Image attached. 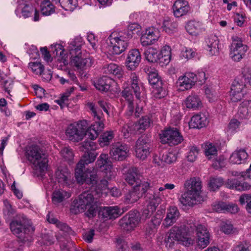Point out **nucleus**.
I'll return each mask as SVG.
<instances>
[{"instance_id": "ea45409f", "label": "nucleus", "mask_w": 251, "mask_h": 251, "mask_svg": "<svg viewBox=\"0 0 251 251\" xmlns=\"http://www.w3.org/2000/svg\"><path fill=\"white\" fill-rule=\"evenodd\" d=\"M70 196L67 192L63 190L55 191L52 196V201L53 203L57 204L63 201L65 197L69 198Z\"/></svg>"}, {"instance_id": "c85d7f7f", "label": "nucleus", "mask_w": 251, "mask_h": 251, "mask_svg": "<svg viewBox=\"0 0 251 251\" xmlns=\"http://www.w3.org/2000/svg\"><path fill=\"white\" fill-rule=\"evenodd\" d=\"M184 104L187 108L198 110L202 106V102L200 97L196 94H192L187 97Z\"/></svg>"}, {"instance_id": "c03bdc74", "label": "nucleus", "mask_w": 251, "mask_h": 251, "mask_svg": "<svg viewBox=\"0 0 251 251\" xmlns=\"http://www.w3.org/2000/svg\"><path fill=\"white\" fill-rule=\"evenodd\" d=\"M204 153L208 159L215 158L217 155V150L216 147L211 143L205 146Z\"/></svg>"}, {"instance_id": "4be33fe9", "label": "nucleus", "mask_w": 251, "mask_h": 251, "mask_svg": "<svg viewBox=\"0 0 251 251\" xmlns=\"http://www.w3.org/2000/svg\"><path fill=\"white\" fill-rule=\"evenodd\" d=\"M55 177L58 183L63 185L68 186L71 182V176L66 167L60 166L55 172Z\"/></svg>"}, {"instance_id": "09e8293b", "label": "nucleus", "mask_w": 251, "mask_h": 251, "mask_svg": "<svg viewBox=\"0 0 251 251\" xmlns=\"http://www.w3.org/2000/svg\"><path fill=\"white\" fill-rule=\"evenodd\" d=\"M61 156L65 160L71 162L74 158V153L71 149L69 147H64L60 151Z\"/></svg>"}, {"instance_id": "864d4df0", "label": "nucleus", "mask_w": 251, "mask_h": 251, "mask_svg": "<svg viewBox=\"0 0 251 251\" xmlns=\"http://www.w3.org/2000/svg\"><path fill=\"white\" fill-rule=\"evenodd\" d=\"M250 244L247 241L238 243L232 249V251H250Z\"/></svg>"}, {"instance_id": "79ce46f5", "label": "nucleus", "mask_w": 251, "mask_h": 251, "mask_svg": "<svg viewBox=\"0 0 251 251\" xmlns=\"http://www.w3.org/2000/svg\"><path fill=\"white\" fill-rule=\"evenodd\" d=\"M149 188V182L143 180L142 179L140 182L136 184L133 187L134 190H135L138 194L141 195V197H142L144 194L146 193Z\"/></svg>"}, {"instance_id": "20e7f679", "label": "nucleus", "mask_w": 251, "mask_h": 251, "mask_svg": "<svg viewBox=\"0 0 251 251\" xmlns=\"http://www.w3.org/2000/svg\"><path fill=\"white\" fill-rule=\"evenodd\" d=\"M201 183L200 179L198 177L191 178L185 182L184 187L186 191L179 199L183 205L193 206L197 204L201 191Z\"/></svg>"}, {"instance_id": "0e129e2a", "label": "nucleus", "mask_w": 251, "mask_h": 251, "mask_svg": "<svg viewBox=\"0 0 251 251\" xmlns=\"http://www.w3.org/2000/svg\"><path fill=\"white\" fill-rule=\"evenodd\" d=\"M199 225H197L196 223H194L192 220H190L189 221H187V222L184 225H182V226H184L186 227L188 231V234H189L193 232L194 230L197 231V227Z\"/></svg>"}, {"instance_id": "9b49d317", "label": "nucleus", "mask_w": 251, "mask_h": 251, "mask_svg": "<svg viewBox=\"0 0 251 251\" xmlns=\"http://www.w3.org/2000/svg\"><path fill=\"white\" fill-rule=\"evenodd\" d=\"M232 41L229 55L233 61L239 62L245 56L248 47L243 44L241 38L236 35L232 37Z\"/></svg>"}, {"instance_id": "72a5a7b5", "label": "nucleus", "mask_w": 251, "mask_h": 251, "mask_svg": "<svg viewBox=\"0 0 251 251\" xmlns=\"http://www.w3.org/2000/svg\"><path fill=\"white\" fill-rule=\"evenodd\" d=\"M58 6H60L65 10L73 11L78 6L77 0H52Z\"/></svg>"}, {"instance_id": "603ef678", "label": "nucleus", "mask_w": 251, "mask_h": 251, "mask_svg": "<svg viewBox=\"0 0 251 251\" xmlns=\"http://www.w3.org/2000/svg\"><path fill=\"white\" fill-rule=\"evenodd\" d=\"M239 201L242 204L247 203L246 209L251 214V195H242L240 197Z\"/></svg>"}, {"instance_id": "3c124183", "label": "nucleus", "mask_w": 251, "mask_h": 251, "mask_svg": "<svg viewBox=\"0 0 251 251\" xmlns=\"http://www.w3.org/2000/svg\"><path fill=\"white\" fill-rule=\"evenodd\" d=\"M29 67L36 75H42L44 70V66L40 62H30L29 63Z\"/></svg>"}, {"instance_id": "c9c22d12", "label": "nucleus", "mask_w": 251, "mask_h": 251, "mask_svg": "<svg viewBox=\"0 0 251 251\" xmlns=\"http://www.w3.org/2000/svg\"><path fill=\"white\" fill-rule=\"evenodd\" d=\"M245 81L246 78L243 76L236 78L232 83L230 90L245 92Z\"/></svg>"}, {"instance_id": "7c9ffc66", "label": "nucleus", "mask_w": 251, "mask_h": 251, "mask_svg": "<svg viewBox=\"0 0 251 251\" xmlns=\"http://www.w3.org/2000/svg\"><path fill=\"white\" fill-rule=\"evenodd\" d=\"M248 156V153L244 149L235 151L230 155L229 161L232 164H241Z\"/></svg>"}, {"instance_id": "423d86ee", "label": "nucleus", "mask_w": 251, "mask_h": 251, "mask_svg": "<svg viewBox=\"0 0 251 251\" xmlns=\"http://www.w3.org/2000/svg\"><path fill=\"white\" fill-rule=\"evenodd\" d=\"M164 241L166 247L169 248H173L176 241L181 242L185 246L192 244L185 226L182 225L173 226L166 234Z\"/></svg>"}, {"instance_id": "1a4fd4ad", "label": "nucleus", "mask_w": 251, "mask_h": 251, "mask_svg": "<svg viewBox=\"0 0 251 251\" xmlns=\"http://www.w3.org/2000/svg\"><path fill=\"white\" fill-rule=\"evenodd\" d=\"M79 47H75L70 50V53L72 54L71 63L75 66L79 73L82 75L86 76V71L93 65V60L90 57L83 58L79 56L80 54Z\"/></svg>"}, {"instance_id": "052dcab7", "label": "nucleus", "mask_w": 251, "mask_h": 251, "mask_svg": "<svg viewBox=\"0 0 251 251\" xmlns=\"http://www.w3.org/2000/svg\"><path fill=\"white\" fill-rule=\"evenodd\" d=\"M239 208L237 204L232 203L226 202L225 208V213L234 214L238 211Z\"/></svg>"}, {"instance_id": "de8ad7c7", "label": "nucleus", "mask_w": 251, "mask_h": 251, "mask_svg": "<svg viewBox=\"0 0 251 251\" xmlns=\"http://www.w3.org/2000/svg\"><path fill=\"white\" fill-rule=\"evenodd\" d=\"M93 103V102H92ZM95 106L97 108V110L99 111L100 115L101 116L102 119L103 120V122L104 121V119L102 116V114L101 113V111L99 109L98 106L100 107L104 112H105L108 115H109V110L110 109V104L107 102L106 101L104 100H99L97 102V105H96L95 103H94Z\"/></svg>"}, {"instance_id": "f257e3e1", "label": "nucleus", "mask_w": 251, "mask_h": 251, "mask_svg": "<svg viewBox=\"0 0 251 251\" xmlns=\"http://www.w3.org/2000/svg\"><path fill=\"white\" fill-rule=\"evenodd\" d=\"M94 151H85L81 159L77 164L75 170V177L79 184L85 182L92 186L96 185L98 182L97 169H99L105 174L104 177L109 180L114 176L111 171L112 169V162L110 161L108 154L102 153L96 162V169L94 167H88L86 169L85 166L93 162L97 157Z\"/></svg>"}, {"instance_id": "cd10ccee", "label": "nucleus", "mask_w": 251, "mask_h": 251, "mask_svg": "<svg viewBox=\"0 0 251 251\" xmlns=\"http://www.w3.org/2000/svg\"><path fill=\"white\" fill-rule=\"evenodd\" d=\"M187 31L192 35L197 36L203 30L201 23L195 20L189 21L185 25Z\"/></svg>"}, {"instance_id": "2eb2a0df", "label": "nucleus", "mask_w": 251, "mask_h": 251, "mask_svg": "<svg viewBox=\"0 0 251 251\" xmlns=\"http://www.w3.org/2000/svg\"><path fill=\"white\" fill-rule=\"evenodd\" d=\"M150 84L154 88V93L159 98L164 97L166 94V85L159 77L157 72L150 75L148 77Z\"/></svg>"}, {"instance_id": "39448f33", "label": "nucleus", "mask_w": 251, "mask_h": 251, "mask_svg": "<svg viewBox=\"0 0 251 251\" xmlns=\"http://www.w3.org/2000/svg\"><path fill=\"white\" fill-rule=\"evenodd\" d=\"M12 233L22 242L31 241V236L35 228L25 217L19 216L12 221L10 225Z\"/></svg>"}, {"instance_id": "ddd939ff", "label": "nucleus", "mask_w": 251, "mask_h": 251, "mask_svg": "<svg viewBox=\"0 0 251 251\" xmlns=\"http://www.w3.org/2000/svg\"><path fill=\"white\" fill-rule=\"evenodd\" d=\"M128 151V147L126 144L117 142L111 145L109 154L112 159L123 161L127 157Z\"/></svg>"}, {"instance_id": "49530a36", "label": "nucleus", "mask_w": 251, "mask_h": 251, "mask_svg": "<svg viewBox=\"0 0 251 251\" xmlns=\"http://www.w3.org/2000/svg\"><path fill=\"white\" fill-rule=\"evenodd\" d=\"M148 205L150 206L154 207V209H156L161 201L160 197L155 193L153 194H151L147 196Z\"/></svg>"}, {"instance_id": "bb28decb", "label": "nucleus", "mask_w": 251, "mask_h": 251, "mask_svg": "<svg viewBox=\"0 0 251 251\" xmlns=\"http://www.w3.org/2000/svg\"><path fill=\"white\" fill-rule=\"evenodd\" d=\"M22 3L19 4V8H22L21 13L22 16L25 18H28L33 13L34 14V21H38L39 20V12L37 10L31 5L26 4L23 1Z\"/></svg>"}, {"instance_id": "680f3d73", "label": "nucleus", "mask_w": 251, "mask_h": 251, "mask_svg": "<svg viewBox=\"0 0 251 251\" xmlns=\"http://www.w3.org/2000/svg\"><path fill=\"white\" fill-rule=\"evenodd\" d=\"M85 140L81 143V147L86 149L87 151H93L96 149V144L95 142L92 141Z\"/></svg>"}, {"instance_id": "a211bd4d", "label": "nucleus", "mask_w": 251, "mask_h": 251, "mask_svg": "<svg viewBox=\"0 0 251 251\" xmlns=\"http://www.w3.org/2000/svg\"><path fill=\"white\" fill-rule=\"evenodd\" d=\"M141 60V55L139 50H131L129 51L126 58V66L129 70H134L139 66Z\"/></svg>"}, {"instance_id": "f8f14e48", "label": "nucleus", "mask_w": 251, "mask_h": 251, "mask_svg": "<svg viewBox=\"0 0 251 251\" xmlns=\"http://www.w3.org/2000/svg\"><path fill=\"white\" fill-rule=\"evenodd\" d=\"M160 142L170 146L178 145L182 142L183 138L176 128H168L160 134Z\"/></svg>"}, {"instance_id": "c756f323", "label": "nucleus", "mask_w": 251, "mask_h": 251, "mask_svg": "<svg viewBox=\"0 0 251 251\" xmlns=\"http://www.w3.org/2000/svg\"><path fill=\"white\" fill-rule=\"evenodd\" d=\"M114 81L109 77L103 76L94 83L96 88L102 92H107L110 90Z\"/></svg>"}, {"instance_id": "6ab92c4d", "label": "nucleus", "mask_w": 251, "mask_h": 251, "mask_svg": "<svg viewBox=\"0 0 251 251\" xmlns=\"http://www.w3.org/2000/svg\"><path fill=\"white\" fill-rule=\"evenodd\" d=\"M158 38L157 30L153 28H149L141 37L140 41L143 46H148L154 44Z\"/></svg>"}, {"instance_id": "f3484780", "label": "nucleus", "mask_w": 251, "mask_h": 251, "mask_svg": "<svg viewBox=\"0 0 251 251\" xmlns=\"http://www.w3.org/2000/svg\"><path fill=\"white\" fill-rule=\"evenodd\" d=\"M196 83V76L193 73H186L183 76L179 77L176 84L179 88L183 91L192 88Z\"/></svg>"}, {"instance_id": "7ed1b4c3", "label": "nucleus", "mask_w": 251, "mask_h": 251, "mask_svg": "<svg viewBox=\"0 0 251 251\" xmlns=\"http://www.w3.org/2000/svg\"><path fill=\"white\" fill-rule=\"evenodd\" d=\"M96 203L92 192L90 191H84L73 201L71 205L70 212L76 215L87 210L86 215L89 218L93 217L97 213Z\"/></svg>"}, {"instance_id": "9d476101", "label": "nucleus", "mask_w": 251, "mask_h": 251, "mask_svg": "<svg viewBox=\"0 0 251 251\" xmlns=\"http://www.w3.org/2000/svg\"><path fill=\"white\" fill-rule=\"evenodd\" d=\"M146 60L151 63H158L167 64L171 58V52L169 50H162L159 52L156 49L149 48L144 52Z\"/></svg>"}, {"instance_id": "4468645a", "label": "nucleus", "mask_w": 251, "mask_h": 251, "mask_svg": "<svg viewBox=\"0 0 251 251\" xmlns=\"http://www.w3.org/2000/svg\"><path fill=\"white\" fill-rule=\"evenodd\" d=\"M140 221L139 214L133 212H129L119 221V225L124 230H133Z\"/></svg>"}, {"instance_id": "a878e982", "label": "nucleus", "mask_w": 251, "mask_h": 251, "mask_svg": "<svg viewBox=\"0 0 251 251\" xmlns=\"http://www.w3.org/2000/svg\"><path fill=\"white\" fill-rule=\"evenodd\" d=\"M125 179L129 185H133L140 182L143 179V176L137 168L132 167L128 170Z\"/></svg>"}, {"instance_id": "4c0bfd02", "label": "nucleus", "mask_w": 251, "mask_h": 251, "mask_svg": "<svg viewBox=\"0 0 251 251\" xmlns=\"http://www.w3.org/2000/svg\"><path fill=\"white\" fill-rule=\"evenodd\" d=\"M228 183L230 185L229 188L239 191H245L250 188V185L247 182H241L238 180L234 179L228 180Z\"/></svg>"}, {"instance_id": "8fccbe9b", "label": "nucleus", "mask_w": 251, "mask_h": 251, "mask_svg": "<svg viewBox=\"0 0 251 251\" xmlns=\"http://www.w3.org/2000/svg\"><path fill=\"white\" fill-rule=\"evenodd\" d=\"M246 92L238 91L231 90L230 91V100L233 102L240 101L244 97Z\"/></svg>"}, {"instance_id": "aec40b11", "label": "nucleus", "mask_w": 251, "mask_h": 251, "mask_svg": "<svg viewBox=\"0 0 251 251\" xmlns=\"http://www.w3.org/2000/svg\"><path fill=\"white\" fill-rule=\"evenodd\" d=\"M173 10L174 16L179 18L188 14L190 11V7L187 1L177 0L173 6Z\"/></svg>"}, {"instance_id": "e433bc0d", "label": "nucleus", "mask_w": 251, "mask_h": 251, "mask_svg": "<svg viewBox=\"0 0 251 251\" xmlns=\"http://www.w3.org/2000/svg\"><path fill=\"white\" fill-rule=\"evenodd\" d=\"M177 23L170 19H167L164 21L162 28L168 34H171L177 30Z\"/></svg>"}, {"instance_id": "a18cd8bd", "label": "nucleus", "mask_w": 251, "mask_h": 251, "mask_svg": "<svg viewBox=\"0 0 251 251\" xmlns=\"http://www.w3.org/2000/svg\"><path fill=\"white\" fill-rule=\"evenodd\" d=\"M140 198L141 195L138 194L133 188L132 191H129L125 196V200L127 203H133L136 202Z\"/></svg>"}, {"instance_id": "69168bd1", "label": "nucleus", "mask_w": 251, "mask_h": 251, "mask_svg": "<svg viewBox=\"0 0 251 251\" xmlns=\"http://www.w3.org/2000/svg\"><path fill=\"white\" fill-rule=\"evenodd\" d=\"M196 55V52L192 49L186 48L185 50L181 52V57L186 59H190L194 57Z\"/></svg>"}, {"instance_id": "4d7b16f0", "label": "nucleus", "mask_w": 251, "mask_h": 251, "mask_svg": "<svg viewBox=\"0 0 251 251\" xmlns=\"http://www.w3.org/2000/svg\"><path fill=\"white\" fill-rule=\"evenodd\" d=\"M222 231L225 234H229L235 233L236 231V228H234L233 225L230 223H223L221 228Z\"/></svg>"}, {"instance_id": "f03ea898", "label": "nucleus", "mask_w": 251, "mask_h": 251, "mask_svg": "<svg viewBox=\"0 0 251 251\" xmlns=\"http://www.w3.org/2000/svg\"><path fill=\"white\" fill-rule=\"evenodd\" d=\"M87 105L93 114L94 122L87 129V121L85 120L69 125L66 129L65 134L68 140L73 142H78L85 135L90 139L95 140L104 129L103 120L95 104L89 102Z\"/></svg>"}, {"instance_id": "e2e57ef3", "label": "nucleus", "mask_w": 251, "mask_h": 251, "mask_svg": "<svg viewBox=\"0 0 251 251\" xmlns=\"http://www.w3.org/2000/svg\"><path fill=\"white\" fill-rule=\"evenodd\" d=\"M212 165L216 170L224 167L225 166V161L224 157L220 156L218 158L214 160Z\"/></svg>"}, {"instance_id": "338daca9", "label": "nucleus", "mask_w": 251, "mask_h": 251, "mask_svg": "<svg viewBox=\"0 0 251 251\" xmlns=\"http://www.w3.org/2000/svg\"><path fill=\"white\" fill-rule=\"evenodd\" d=\"M87 39L90 44L91 45L93 49L96 50L97 48V44L98 39L97 37L93 33H89L87 36Z\"/></svg>"}, {"instance_id": "412c9836", "label": "nucleus", "mask_w": 251, "mask_h": 251, "mask_svg": "<svg viewBox=\"0 0 251 251\" xmlns=\"http://www.w3.org/2000/svg\"><path fill=\"white\" fill-rule=\"evenodd\" d=\"M122 39H123L122 38ZM111 44V52L113 54H120L126 50L129 46V42L124 41L119 37H111L110 39Z\"/></svg>"}, {"instance_id": "bf43d9fd", "label": "nucleus", "mask_w": 251, "mask_h": 251, "mask_svg": "<svg viewBox=\"0 0 251 251\" xmlns=\"http://www.w3.org/2000/svg\"><path fill=\"white\" fill-rule=\"evenodd\" d=\"M196 231L198 238L204 237V236H210L209 233L206 227L201 225H200L197 226Z\"/></svg>"}, {"instance_id": "0eeeda50", "label": "nucleus", "mask_w": 251, "mask_h": 251, "mask_svg": "<svg viewBox=\"0 0 251 251\" xmlns=\"http://www.w3.org/2000/svg\"><path fill=\"white\" fill-rule=\"evenodd\" d=\"M25 155L33 164V169L40 173L47 169L48 159L46 154L38 146H32L27 150Z\"/></svg>"}, {"instance_id": "37998d69", "label": "nucleus", "mask_w": 251, "mask_h": 251, "mask_svg": "<svg viewBox=\"0 0 251 251\" xmlns=\"http://www.w3.org/2000/svg\"><path fill=\"white\" fill-rule=\"evenodd\" d=\"M113 138L114 134L112 131H108L104 132L101 135L99 139L100 146H105L108 145Z\"/></svg>"}, {"instance_id": "5701e85b", "label": "nucleus", "mask_w": 251, "mask_h": 251, "mask_svg": "<svg viewBox=\"0 0 251 251\" xmlns=\"http://www.w3.org/2000/svg\"><path fill=\"white\" fill-rule=\"evenodd\" d=\"M121 211L118 206H110L101 207L99 215L102 218L107 220L115 219L121 215Z\"/></svg>"}, {"instance_id": "6e6552de", "label": "nucleus", "mask_w": 251, "mask_h": 251, "mask_svg": "<svg viewBox=\"0 0 251 251\" xmlns=\"http://www.w3.org/2000/svg\"><path fill=\"white\" fill-rule=\"evenodd\" d=\"M131 86L125 87L121 92V96L127 102H132L134 100L133 92L137 99L140 100L143 97L144 87L140 82L139 77L135 73H132L130 76Z\"/></svg>"}, {"instance_id": "b1692460", "label": "nucleus", "mask_w": 251, "mask_h": 251, "mask_svg": "<svg viewBox=\"0 0 251 251\" xmlns=\"http://www.w3.org/2000/svg\"><path fill=\"white\" fill-rule=\"evenodd\" d=\"M208 124L206 116L203 114H198L194 115L189 123V127L191 128L200 129L205 127Z\"/></svg>"}, {"instance_id": "a19ab883", "label": "nucleus", "mask_w": 251, "mask_h": 251, "mask_svg": "<svg viewBox=\"0 0 251 251\" xmlns=\"http://www.w3.org/2000/svg\"><path fill=\"white\" fill-rule=\"evenodd\" d=\"M224 183L223 179L221 177H210L208 185L210 191H215L218 190Z\"/></svg>"}, {"instance_id": "5fc2aeb1", "label": "nucleus", "mask_w": 251, "mask_h": 251, "mask_svg": "<svg viewBox=\"0 0 251 251\" xmlns=\"http://www.w3.org/2000/svg\"><path fill=\"white\" fill-rule=\"evenodd\" d=\"M199 150L198 147L193 146L190 147V151L187 155L188 160L190 162H194L197 158Z\"/></svg>"}, {"instance_id": "58836bf2", "label": "nucleus", "mask_w": 251, "mask_h": 251, "mask_svg": "<svg viewBox=\"0 0 251 251\" xmlns=\"http://www.w3.org/2000/svg\"><path fill=\"white\" fill-rule=\"evenodd\" d=\"M41 11L43 15L49 16L54 12V6L49 0H44L41 3Z\"/></svg>"}, {"instance_id": "6e6d98bb", "label": "nucleus", "mask_w": 251, "mask_h": 251, "mask_svg": "<svg viewBox=\"0 0 251 251\" xmlns=\"http://www.w3.org/2000/svg\"><path fill=\"white\" fill-rule=\"evenodd\" d=\"M176 159V154L173 152H169L165 154H163L162 157V160L168 164H171L175 162Z\"/></svg>"}, {"instance_id": "393cba45", "label": "nucleus", "mask_w": 251, "mask_h": 251, "mask_svg": "<svg viewBox=\"0 0 251 251\" xmlns=\"http://www.w3.org/2000/svg\"><path fill=\"white\" fill-rule=\"evenodd\" d=\"M179 216V212L176 206L170 207L167 210V215L163 225L165 227H168L176 222Z\"/></svg>"}, {"instance_id": "dca6fc26", "label": "nucleus", "mask_w": 251, "mask_h": 251, "mask_svg": "<svg viewBox=\"0 0 251 251\" xmlns=\"http://www.w3.org/2000/svg\"><path fill=\"white\" fill-rule=\"evenodd\" d=\"M150 144L146 139L142 136L136 142V156L142 160H145L150 153Z\"/></svg>"}, {"instance_id": "473e14b6", "label": "nucleus", "mask_w": 251, "mask_h": 251, "mask_svg": "<svg viewBox=\"0 0 251 251\" xmlns=\"http://www.w3.org/2000/svg\"><path fill=\"white\" fill-rule=\"evenodd\" d=\"M238 114L241 119H246L251 115V100H244L241 103Z\"/></svg>"}, {"instance_id": "13d9d810", "label": "nucleus", "mask_w": 251, "mask_h": 251, "mask_svg": "<svg viewBox=\"0 0 251 251\" xmlns=\"http://www.w3.org/2000/svg\"><path fill=\"white\" fill-rule=\"evenodd\" d=\"M226 202L224 201H216L212 204V209L217 212L225 213Z\"/></svg>"}, {"instance_id": "f704fd0d", "label": "nucleus", "mask_w": 251, "mask_h": 251, "mask_svg": "<svg viewBox=\"0 0 251 251\" xmlns=\"http://www.w3.org/2000/svg\"><path fill=\"white\" fill-rule=\"evenodd\" d=\"M207 43V49L209 53L212 55H216L218 52L219 40L218 37L215 36H211L208 39Z\"/></svg>"}, {"instance_id": "2f4dec72", "label": "nucleus", "mask_w": 251, "mask_h": 251, "mask_svg": "<svg viewBox=\"0 0 251 251\" xmlns=\"http://www.w3.org/2000/svg\"><path fill=\"white\" fill-rule=\"evenodd\" d=\"M104 73L106 75H113L120 78L122 76V70L121 67L114 63H110L105 65L102 68Z\"/></svg>"}, {"instance_id": "774afa93", "label": "nucleus", "mask_w": 251, "mask_h": 251, "mask_svg": "<svg viewBox=\"0 0 251 251\" xmlns=\"http://www.w3.org/2000/svg\"><path fill=\"white\" fill-rule=\"evenodd\" d=\"M94 235L95 230L94 229H91L88 231L85 232L83 234V239L86 242L91 243L93 241Z\"/></svg>"}]
</instances>
